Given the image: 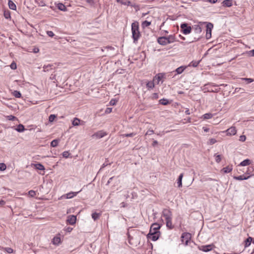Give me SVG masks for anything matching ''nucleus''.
<instances>
[{"label":"nucleus","instance_id":"nucleus-1","mask_svg":"<svg viewBox=\"0 0 254 254\" xmlns=\"http://www.w3.org/2000/svg\"><path fill=\"white\" fill-rule=\"evenodd\" d=\"M131 33L133 43H136L141 36L139 30V23L137 21H135L131 24Z\"/></svg>","mask_w":254,"mask_h":254},{"label":"nucleus","instance_id":"nucleus-2","mask_svg":"<svg viewBox=\"0 0 254 254\" xmlns=\"http://www.w3.org/2000/svg\"><path fill=\"white\" fill-rule=\"evenodd\" d=\"M201 25H202L199 23L198 25H194V26L192 27V28L194 30V32L196 35L193 38V39L191 40L189 42V43L197 41L200 39L201 36L200 35V34L202 32V29L201 27Z\"/></svg>","mask_w":254,"mask_h":254},{"label":"nucleus","instance_id":"nucleus-3","mask_svg":"<svg viewBox=\"0 0 254 254\" xmlns=\"http://www.w3.org/2000/svg\"><path fill=\"white\" fill-rule=\"evenodd\" d=\"M199 23L201 25L205 24H206V38L207 39H210L211 37V31H212V29L213 27V24L211 23H210V22L207 23L206 22H199Z\"/></svg>","mask_w":254,"mask_h":254},{"label":"nucleus","instance_id":"nucleus-4","mask_svg":"<svg viewBox=\"0 0 254 254\" xmlns=\"http://www.w3.org/2000/svg\"><path fill=\"white\" fill-rule=\"evenodd\" d=\"M180 28L181 32L185 35L190 34L192 30L191 27L187 23H182L180 25Z\"/></svg>","mask_w":254,"mask_h":254},{"label":"nucleus","instance_id":"nucleus-5","mask_svg":"<svg viewBox=\"0 0 254 254\" xmlns=\"http://www.w3.org/2000/svg\"><path fill=\"white\" fill-rule=\"evenodd\" d=\"M160 227L161 226L159 224L154 223L151 225L149 232L160 234V232L159 231Z\"/></svg>","mask_w":254,"mask_h":254},{"label":"nucleus","instance_id":"nucleus-6","mask_svg":"<svg viewBox=\"0 0 254 254\" xmlns=\"http://www.w3.org/2000/svg\"><path fill=\"white\" fill-rule=\"evenodd\" d=\"M191 238V235L189 233H183L181 236L182 241L187 245Z\"/></svg>","mask_w":254,"mask_h":254},{"label":"nucleus","instance_id":"nucleus-7","mask_svg":"<svg viewBox=\"0 0 254 254\" xmlns=\"http://www.w3.org/2000/svg\"><path fill=\"white\" fill-rule=\"evenodd\" d=\"M31 166L37 170L43 171V173L39 172V173L42 175H44V174H45L44 171L45 170V168L44 166L41 163H37L32 164Z\"/></svg>","mask_w":254,"mask_h":254},{"label":"nucleus","instance_id":"nucleus-8","mask_svg":"<svg viewBox=\"0 0 254 254\" xmlns=\"http://www.w3.org/2000/svg\"><path fill=\"white\" fill-rule=\"evenodd\" d=\"M215 246L213 244L198 246V248L199 250L204 252H208L211 251Z\"/></svg>","mask_w":254,"mask_h":254},{"label":"nucleus","instance_id":"nucleus-9","mask_svg":"<svg viewBox=\"0 0 254 254\" xmlns=\"http://www.w3.org/2000/svg\"><path fill=\"white\" fill-rule=\"evenodd\" d=\"M162 216L165 218V220L172 219V212L169 209H164Z\"/></svg>","mask_w":254,"mask_h":254},{"label":"nucleus","instance_id":"nucleus-10","mask_svg":"<svg viewBox=\"0 0 254 254\" xmlns=\"http://www.w3.org/2000/svg\"><path fill=\"white\" fill-rule=\"evenodd\" d=\"M160 235V234L153 233H151L150 232H149L147 234V237L148 239H151L153 241H156L159 239Z\"/></svg>","mask_w":254,"mask_h":254},{"label":"nucleus","instance_id":"nucleus-11","mask_svg":"<svg viewBox=\"0 0 254 254\" xmlns=\"http://www.w3.org/2000/svg\"><path fill=\"white\" fill-rule=\"evenodd\" d=\"M157 42L161 45L166 46L168 44L166 36L160 37L157 38Z\"/></svg>","mask_w":254,"mask_h":254},{"label":"nucleus","instance_id":"nucleus-12","mask_svg":"<svg viewBox=\"0 0 254 254\" xmlns=\"http://www.w3.org/2000/svg\"><path fill=\"white\" fill-rule=\"evenodd\" d=\"M107 135L106 132L103 130L98 131L95 133H94L92 135L93 137H96V138H101Z\"/></svg>","mask_w":254,"mask_h":254},{"label":"nucleus","instance_id":"nucleus-13","mask_svg":"<svg viewBox=\"0 0 254 254\" xmlns=\"http://www.w3.org/2000/svg\"><path fill=\"white\" fill-rule=\"evenodd\" d=\"M233 170V165L229 164L227 166L223 167L221 170V172L223 174H227L231 172Z\"/></svg>","mask_w":254,"mask_h":254},{"label":"nucleus","instance_id":"nucleus-14","mask_svg":"<svg viewBox=\"0 0 254 254\" xmlns=\"http://www.w3.org/2000/svg\"><path fill=\"white\" fill-rule=\"evenodd\" d=\"M76 216L73 215L68 216L66 220L67 223L70 225H74L76 223Z\"/></svg>","mask_w":254,"mask_h":254},{"label":"nucleus","instance_id":"nucleus-15","mask_svg":"<svg viewBox=\"0 0 254 254\" xmlns=\"http://www.w3.org/2000/svg\"><path fill=\"white\" fill-rule=\"evenodd\" d=\"M226 132L228 135H235L237 132V130L235 127H232L228 128V129H227Z\"/></svg>","mask_w":254,"mask_h":254},{"label":"nucleus","instance_id":"nucleus-16","mask_svg":"<svg viewBox=\"0 0 254 254\" xmlns=\"http://www.w3.org/2000/svg\"><path fill=\"white\" fill-rule=\"evenodd\" d=\"M166 38L168 44H171L175 41H178V40H176L175 35H170L168 36H166Z\"/></svg>","mask_w":254,"mask_h":254},{"label":"nucleus","instance_id":"nucleus-17","mask_svg":"<svg viewBox=\"0 0 254 254\" xmlns=\"http://www.w3.org/2000/svg\"><path fill=\"white\" fill-rule=\"evenodd\" d=\"M250 177V176L247 177V176H245V175H241L239 176H234L233 178H234V179H235L236 180L242 181V180H247Z\"/></svg>","mask_w":254,"mask_h":254},{"label":"nucleus","instance_id":"nucleus-18","mask_svg":"<svg viewBox=\"0 0 254 254\" xmlns=\"http://www.w3.org/2000/svg\"><path fill=\"white\" fill-rule=\"evenodd\" d=\"M54 66L53 64H48L47 65H44L43 67V71L44 72H48L49 71L53 69V67Z\"/></svg>","mask_w":254,"mask_h":254},{"label":"nucleus","instance_id":"nucleus-19","mask_svg":"<svg viewBox=\"0 0 254 254\" xmlns=\"http://www.w3.org/2000/svg\"><path fill=\"white\" fill-rule=\"evenodd\" d=\"M222 5L224 7H229L232 5V0H224L222 2Z\"/></svg>","mask_w":254,"mask_h":254},{"label":"nucleus","instance_id":"nucleus-20","mask_svg":"<svg viewBox=\"0 0 254 254\" xmlns=\"http://www.w3.org/2000/svg\"><path fill=\"white\" fill-rule=\"evenodd\" d=\"M57 7L59 10L61 11H66L67 10V8L62 3H58L57 4Z\"/></svg>","mask_w":254,"mask_h":254},{"label":"nucleus","instance_id":"nucleus-21","mask_svg":"<svg viewBox=\"0 0 254 254\" xmlns=\"http://www.w3.org/2000/svg\"><path fill=\"white\" fill-rule=\"evenodd\" d=\"M253 238L251 237H249L245 241V247H248L251 244L252 242Z\"/></svg>","mask_w":254,"mask_h":254},{"label":"nucleus","instance_id":"nucleus-22","mask_svg":"<svg viewBox=\"0 0 254 254\" xmlns=\"http://www.w3.org/2000/svg\"><path fill=\"white\" fill-rule=\"evenodd\" d=\"M251 163V160H244L243 161L240 163L239 165H238V167H240L241 166H246L250 165Z\"/></svg>","mask_w":254,"mask_h":254},{"label":"nucleus","instance_id":"nucleus-23","mask_svg":"<svg viewBox=\"0 0 254 254\" xmlns=\"http://www.w3.org/2000/svg\"><path fill=\"white\" fill-rule=\"evenodd\" d=\"M15 130L19 132H22L25 130V127L23 125L19 124L15 128Z\"/></svg>","mask_w":254,"mask_h":254},{"label":"nucleus","instance_id":"nucleus-24","mask_svg":"<svg viewBox=\"0 0 254 254\" xmlns=\"http://www.w3.org/2000/svg\"><path fill=\"white\" fill-rule=\"evenodd\" d=\"M8 4L9 8L10 9L12 10H16V6L15 4L11 0H8Z\"/></svg>","mask_w":254,"mask_h":254},{"label":"nucleus","instance_id":"nucleus-25","mask_svg":"<svg viewBox=\"0 0 254 254\" xmlns=\"http://www.w3.org/2000/svg\"><path fill=\"white\" fill-rule=\"evenodd\" d=\"M186 68H187L186 66H181L178 67L175 70V71L177 73V74H181L184 71V70Z\"/></svg>","mask_w":254,"mask_h":254},{"label":"nucleus","instance_id":"nucleus-26","mask_svg":"<svg viewBox=\"0 0 254 254\" xmlns=\"http://www.w3.org/2000/svg\"><path fill=\"white\" fill-rule=\"evenodd\" d=\"M183 173H181L178 178V180H177V184H178V186L179 187H181L182 186V179H183Z\"/></svg>","mask_w":254,"mask_h":254},{"label":"nucleus","instance_id":"nucleus-27","mask_svg":"<svg viewBox=\"0 0 254 254\" xmlns=\"http://www.w3.org/2000/svg\"><path fill=\"white\" fill-rule=\"evenodd\" d=\"M80 191L77 192H71L66 194V198H72L74 196L76 195V194L80 192Z\"/></svg>","mask_w":254,"mask_h":254},{"label":"nucleus","instance_id":"nucleus-28","mask_svg":"<svg viewBox=\"0 0 254 254\" xmlns=\"http://www.w3.org/2000/svg\"><path fill=\"white\" fill-rule=\"evenodd\" d=\"M61 243V238L59 237H55L53 239L54 245H58Z\"/></svg>","mask_w":254,"mask_h":254},{"label":"nucleus","instance_id":"nucleus-29","mask_svg":"<svg viewBox=\"0 0 254 254\" xmlns=\"http://www.w3.org/2000/svg\"><path fill=\"white\" fill-rule=\"evenodd\" d=\"M101 215V214L100 213L94 212L92 214V218L94 221H96L99 218Z\"/></svg>","mask_w":254,"mask_h":254},{"label":"nucleus","instance_id":"nucleus-30","mask_svg":"<svg viewBox=\"0 0 254 254\" xmlns=\"http://www.w3.org/2000/svg\"><path fill=\"white\" fill-rule=\"evenodd\" d=\"M213 115L211 113H206L204 114L202 117L201 119H203V120H207L209 119L212 118Z\"/></svg>","mask_w":254,"mask_h":254},{"label":"nucleus","instance_id":"nucleus-31","mask_svg":"<svg viewBox=\"0 0 254 254\" xmlns=\"http://www.w3.org/2000/svg\"><path fill=\"white\" fill-rule=\"evenodd\" d=\"M172 219L165 220L166 222V226L170 229H172L173 228V226H172Z\"/></svg>","mask_w":254,"mask_h":254},{"label":"nucleus","instance_id":"nucleus-32","mask_svg":"<svg viewBox=\"0 0 254 254\" xmlns=\"http://www.w3.org/2000/svg\"><path fill=\"white\" fill-rule=\"evenodd\" d=\"M146 87L148 90L153 89L154 87V83L153 81H148L146 84Z\"/></svg>","mask_w":254,"mask_h":254},{"label":"nucleus","instance_id":"nucleus-33","mask_svg":"<svg viewBox=\"0 0 254 254\" xmlns=\"http://www.w3.org/2000/svg\"><path fill=\"white\" fill-rule=\"evenodd\" d=\"M159 104L163 105H167L169 104V101L167 99L163 98L159 100Z\"/></svg>","mask_w":254,"mask_h":254},{"label":"nucleus","instance_id":"nucleus-34","mask_svg":"<svg viewBox=\"0 0 254 254\" xmlns=\"http://www.w3.org/2000/svg\"><path fill=\"white\" fill-rule=\"evenodd\" d=\"M80 120L77 118H75L72 121V125L74 126H77L79 125Z\"/></svg>","mask_w":254,"mask_h":254},{"label":"nucleus","instance_id":"nucleus-35","mask_svg":"<svg viewBox=\"0 0 254 254\" xmlns=\"http://www.w3.org/2000/svg\"><path fill=\"white\" fill-rule=\"evenodd\" d=\"M13 95L16 98H20L21 97V93L17 90L14 91L13 92Z\"/></svg>","mask_w":254,"mask_h":254},{"label":"nucleus","instance_id":"nucleus-36","mask_svg":"<svg viewBox=\"0 0 254 254\" xmlns=\"http://www.w3.org/2000/svg\"><path fill=\"white\" fill-rule=\"evenodd\" d=\"M63 157L65 158H67L68 157L72 158V156H70V154L68 151H64L63 154Z\"/></svg>","mask_w":254,"mask_h":254},{"label":"nucleus","instance_id":"nucleus-37","mask_svg":"<svg viewBox=\"0 0 254 254\" xmlns=\"http://www.w3.org/2000/svg\"><path fill=\"white\" fill-rule=\"evenodd\" d=\"M151 24V22L145 20L142 23V26L143 28H145L149 26Z\"/></svg>","mask_w":254,"mask_h":254},{"label":"nucleus","instance_id":"nucleus-38","mask_svg":"<svg viewBox=\"0 0 254 254\" xmlns=\"http://www.w3.org/2000/svg\"><path fill=\"white\" fill-rule=\"evenodd\" d=\"M57 76V74L52 73V74H51V75L50 77V78L51 80H55L57 81L59 79V76H58L57 78H56Z\"/></svg>","mask_w":254,"mask_h":254},{"label":"nucleus","instance_id":"nucleus-39","mask_svg":"<svg viewBox=\"0 0 254 254\" xmlns=\"http://www.w3.org/2000/svg\"><path fill=\"white\" fill-rule=\"evenodd\" d=\"M59 143V140L58 139H54L51 142V146L52 147H56Z\"/></svg>","mask_w":254,"mask_h":254},{"label":"nucleus","instance_id":"nucleus-40","mask_svg":"<svg viewBox=\"0 0 254 254\" xmlns=\"http://www.w3.org/2000/svg\"><path fill=\"white\" fill-rule=\"evenodd\" d=\"M57 118V116L54 114H51L49 117V122H53Z\"/></svg>","mask_w":254,"mask_h":254},{"label":"nucleus","instance_id":"nucleus-41","mask_svg":"<svg viewBox=\"0 0 254 254\" xmlns=\"http://www.w3.org/2000/svg\"><path fill=\"white\" fill-rule=\"evenodd\" d=\"M3 15L6 19H9L10 18V11L8 10L4 11Z\"/></svg>","mask_w":254,"mask_h":254},{"label":"nucleus","instance_id":"nucleus-42","mask_svg":"<svg viewBox=\"0 0 254 254\" xmlns=\"http://www.w3.org/2000/svg\"><path fill=\"white\" fill-rule=\"evenodd\" d=\"M241 80L245 81L247 84L250 83L254 81L252 78H242Z\"/></svg>","mask_w":254,"mask_h":254},{"label":"nucleus","instance_id":"nucleus-43","mask_svg":"<svg viewBox=\"0 0 254 254\" xmlns=\"http://www.w3.org/2000/svg\"><path fill=\"white\" fill-rule=\"evenodd\" d=\"M112 163V162H110L109 160H107L106 162L103 164L102 167L100 168V170L103 169V168L105 167L106 166H107L108 165H110Z\"/></svg>","mask_w":254,"mask_h":254},{"label":"nucleus","instance_id":"nucleus-44","mask_svg":"<svg viewBox=\"0 0 254 254\" xmlns=\"http://www.w3.org/2000/svg\"><path fill=\"white\" fill-rule=\"evenodd\" d=\"M136 133L135 132H131L130 133H126L123 134V135L125 137H133L136 135Z\"/></svg>","mask_w":254,"mask_h":254},{"label":"nucleus","instance_id":"nucleus-45","mask_svg":"<svg viewBox=\"0 0 254 254\" xmlns=\"http://www.w3.org/2000/svg\"><path fill=\"white\" fill-rule=\"evenodd\" d=\"M199 63V61H192L190 64V65L193 67H196Z\"/></svg>","mask_w":254,"mask_h":254},{"label":"nucleus","instance_id":"nucleus-46","mask_svg":"<svg viewBox=\"0 0 254 254\" xmlns=\"http://www.w3.org/2000/svg\"><path fill=\"white\" fill-rule=\"evenodd\" d=\"M4 251L6 252L8 254H11L13 253V249L11 248L6 247L4 248Z\"/></svg>","mask_w":254,"mask_h":254},{"label":"nucleus","instance_id":"nucleus-47","mask_svg":"<svg viewBox=\"0 0 254 254\" xmlns=\"http://www.w3.org/2000/svg\"><path fill=\"white\" fill-rule=\"evenodd\" d=\"M7 119L9 121H15V120H18L17 118L12 115H9L7 116Z\"/></svg>","mask_w":254,"mask_h":254},{"label":"nucleus","instance_id":"nucleus-48","mask_svg":"<svg viewBox=\"0 0 254 254\" xmlns=\"http://www.w3.org/2000/svg\"><path fill=\"white\" fill-rule=\"evenodd\" d=\"M6 166L4 163H0V171H4L6 169Z\"/></svg>","mask_w":254,"mask_h":254},{"label":"nucleus","instance_id":"nucleus-49","mask_svg":"<svg viewBox=\"0 0 254 254\" xmlns=\"http://www.w3.org/2000/svg\"><path fill=\"white\" fill-rule=\"evenodd\" d=\"M239 91H241L242 93H244L245 92V90L241 88H236L234 91V93H237Z\"/></svg>","mask_w":254,"mask_h":254},{"label":"nucleus","instance_id":"nucleus-50","mask_svg":"<svg viewBox=\"0 0 254 254\" xmlns=\"http://www.w3.org/2000/svg\"><path fill=\"white\" fill-rule=\"evenodd\" d=\"M28 193L31 197H34L36 195V192L33 190H30L29 191Z\"/></svg>","mask_w":254,"mask_h":254},{"label":"nucleus","instance_id":"nucleus-51","mask_svg":"<svg viewBox=\"0 0 254 254\" xmlns=\"http://www.w3.org/2000/svg\"><path fill=\"white\" fill-rule=\"evenodd\" d=\"M118 2H120L123 4L129 5L130 3L129 1L126 0V1H120V0H117Z\"/></svg>","mask_w":254,"mask_h":254},{"label":"nucleus","instance_id":"nucleus-52","mask_svg":"<svg viewBox=\"0 0 254 254\" xmlns=\"http://www.w3.org/2000/svg\"><path fill=\"white\" fill-rule=\"evenodd\" d=\"M10 66L11 68L12 69H15L17 67L16 64L14 62L11 64Z\"/></svg>","mask_w":254,"mask_h":254},{"label":"nucleus","instance_id":"nucleus-53","mask_svg":"<svg viewBox=\"0 0 254 254\" xmlns=\"http://www.w3.org/2000/svg\"><path fill=\"white\" fill-rule=\"evenodd\" d=\"M47 34L50 37H53L55 35L54 33L51 31H47Z\"/></svg>","mask_w":254,"mask_h":254},{"label":"nucleus","instance_id":"nucleus-54","mask_svg":"<svg viewBox=\"0 0 254 254\" xmlns=\"http://www.w3.org/2000/svg\"><path fill=\"white\" fill-rule=\"evenodd\" d=\"M248 54L249 56L254 57V49L248 52Z\"/></svg>","mask_w":254,"mask_h":254},{"label":"nucleus","instance_id":"nucleus-55","mask_svg":"<svg viewBox=\"0 0 254 254\" xmlns=\"http://www.w3.org/2000/svg\"><path fill=\"white\" fill-rule=\"evenodd\" d=\"M159 98L158 94L157 93H154L152 95V98L153 99H156Z\"/></svg>","mask_w":254,"mask_h":254},{"label":"nucleus","instance_id":"nucleus-56","mask_svg":"<svg viewBox=\"0 0 254 254\" xmlns=\"http://www.w3.org/2000/svg\"><path fill=\"white\" fill-rule=\"evenodd\" d=\"M64 230L67 232H70L72 230V228L70 227H65Z\"/></svg>","mask_w":254,"mask_h":254},{"label":"nucleus","instance_id":"nucleus-57","mask_svg":"<svg viewBox=\"0 0 254 254\" xmlns=\"http://www.w3.org/2000/svg\"><path fill=\"white\" fill-rule=\"evenodd\" d=\"M112 108H107L105 111V113L106 114H109L112 112Z\"/></svg>","mask_w":254,"mask_h":254},{"label":"nucleus","instance_id":"nucleus-58","mask_svg":"<svg viewBox=\"0 0 254 254\" xmlns=\"http://www.w3.org/2000/svg\"><path fill=\"white\" fill-rule=\"evenodd\" d=\"M246 137L245 135H241L240 136L239 140L240 141H245L246 140Z\"/></svg>","mask_w":254,"mask_h":254},{"label":"nucleus","instance_id":"nucleus-59","mask_svg":"<svg viewBox=\"0 0 254 254\" xmlns=\"http://www.w3.org/2000/svg\"><path fill=\"white\" fill-rule=\"evenodd\" d=\"M216 142V140L214 138H211L209 139V144L212 145Z\"/></svg>","mask_w":254,"mask_h":254},{"label":"nucleus","instance_id":"nucleus-60","mask_svg":"<svg viewBox=\"0 0 254 254\" xmlns=\"http://www.w3.org/2000/svg\"><path fill=\"white\" fill-rule=\"evenodd\" d=\"M154 133V131L153 130H151V129H149L148 130H147V131L146 132V135L147 134H149V135H150V134H152Z\"/></svg>","mask_w":254,"mask_h":254},{"label":"nucleus","instance_id":"nucleus-61","mask_svg":"<svg viewBox=\"0 0 254 254\" xmlns=\"http://www.w3.org/2000/svg\"><path fill=\"white\" fill-rule=\"evenodd\" d=\"M158 144V142L157 140H154L152 144V146L156 147Z\"/></svg>","mask_w":254,"mask_h":254},{"label":"nucleus","instance_id":"nucleus-62","mask_svg":"<svg viewBox=\"0 0 254 254\" xmlns=\"http://www.w3.org/2000/svg\"><path fill=\"white\" fill-rule=\"evenodd\" d=\"M163 75H162V74H158L157 76V79H158V81L159 82V81H160L161 80V79L163 78Z\"/></svg>","mask_w":254,"mask_h":254},{"label":"nucleus","instance_id":"nucleus-63","mask_svg":"<svg viewBox=\"0 0 254 254\" xmlns=\"http://www.w3.org/2000/svg\"><path fill=\"white\" fill-rule=\"evenodd\" d=\"M110 104L111 105H115L116 104V101L115 100H111L110 102Z\"/></svg>","mask_w":254,"mask_h":254},{"label":"nucleus","instance_id":"nucleus-64","mask_svg":"<svg viewBox=\"0 0 254 254\" xmlns=\"http://www.w3.org/2000/svg\"><path fill=\"white\" fill-rule=\"evenodd\" d=\"M86 1L91 5L94 4L93 0H86Z\"/></svg>","mask_w":254,"mask_h":254}]
</instances>
